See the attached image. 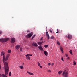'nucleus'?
<instances>
[{
	"instance_id": "nucleus-7",
	"label": "nucleus",
	"mask_w": 77,
	"mask_h": 77,
	"mask_svg": "<svg viewBox=\"0 0 77 77\" xmlns=\"http://www.w3.org/2000/svg\"><path fill=\"white\" fill-rule=\"evenodd\" d=\"M10 56L9 54H7V56L6 57L5 59V61H7L8 60V58Z\"/></svg>"
},
{
	"instance_id": "nucleus-31",
	"label": "nucleus",
	"mask_w": 77,
	"mask_h": 77,
	"mask_svg": "<svg viewBox=\"0 0 77 77\" xmlns=\"http://www.w3.org/2000/svg\"><path fill=\"white\" fill-rule=\"evenodd\" d=\"M48 45H45V46H44V47H45V48H46V47H48Z\"/></svg>"
},
{
	"instance_id": "nucleus-34",
	"label": "nucleus",
	"mask_w": 77,
	"mask_h": 77,
	"mask_svg": "<svg viewBox=\"0 0 77 77\" xmlns=\"http://www.w3.org/2000/svg\"><path fill=\"white\" fill-rule=\"evenodd\" d=\"M48 72H51V70H48Z\"/></svg>"
},
{
	"instance_id": "nucleus-10",
	"label": "nucleus",
	"mask_w": 77,
	"mask_h": 77,
	"mask_svg": "<svg viewBox=\"0 0 77 77\" xmlns=\"http://www.w3.org/2000/svg\"><path fill=\"white\" fill-rule=\"evenodd\" d=\"M5 56L4 55L3 56V62L4 63V66H5Z\"/></svg>"
},
{
	"instance_id": "nucleus-43",
	"label": "nucleus",
	"mask_w": 77,
	"mask_h": 77,
	"mask_svg": "<svg viewBox=\"0 0 77 77\" xmlns=\"http://www.w3.org/2000/svg\"><path fill=\"white\" fill-rule=\"evenodd\" d=\"M2 75H1V74H0V77H2L1 76H2Z\"/></svg>"
},
{
	"instance_id": "nucleus-29",
	"label": "nucleus",
	"mask_w": 77,
	"mask_h": 77,
	"mask_svg": "<svg viewBox=\"0 0 77 77\" xmlns=\"http://www.w3.org/2000/svg\"><path fill=\"white\" fill-rule=\"evenodd\" d=\"M76 61H74V65H76Z\"/></svg>"
},
{
	"instance_id": "nucleus-33",
	"label": "nucleus",
	"mask_w": 77,
	"mask_h": 77,
	"mask_svg": "<svg viewBox=\"0 0 77 77\" xmlns=\"http://www.w3.org/2000/svg\"><path fill=\"white\" fill-rule=\"evenodd\" d=\"M49 30L51 33H52V31H51V29H49Z\"/></svg>"
},
{
	"instance_id": "nucleus-27",
	"label": "nucleus",
	"mask_w": 77,
	"mask_h": 77,
	"mask_svg": "<svg viewBox=\"0 0 77 77\" xmlns=\"http://www.w3.org/2000/svg\"><path fill=\"white\" fill-rule=\"evenodd\" d=\"M8 53H11V50H8Z\"/></svg>"
},
{
	"instance_id": "nucleus-13",
	"label": "nucleus",
	"mask_w": 77,
	"mask_h": 77,
	"mask_svg": "<svg viewBox=\"0 0 77 77\" xmlns=\"http://www.w3.org/2000/svg\"><path fill=\"white\" fill-rule=\"evenodd\" d=\"M44 41H42V42H38V44H39V45H41V44H42V43L43 42H44Z\"/></svg>"
},
{
	"instance_id": "nucleus-19",
	"label": "nucleus",
	"mask_w": 77,
	"mask_h": 77,
	"mask_svg": "<svg viewBox=\"0 0 77 77\" xmlns=\"http://www.w3.org/2000/svg\"><path fill=\"white\" fill-rule=\"evenodd\" d=\"M4 55H5L4 52H2L1 53V56H2V55H3V57Z\"/></svg>"
},
{
	"instance_id": "nucleus-22",
	"label": "nucleus",
	"mask_w": 77,
	"mask_h": 77,
	"mask_svg": "<svg viewBox=\"0 0 77 77\" xmlns=\"http://www.w3.org/2000/svg\"><path fill=\"white\" fill-rule=\"evenodd\" d=\"M26 58V59H27V60H30V58L29 56H28V57H27Z\"/></svg>"
},
{
	"instance_id": "nucleus-3",
	"label": "nucleus",
	"mask_w": 77,
	"mask_h": 77,
	"mask_svg": "<svg viewBox=\"0 0 77 77\" xmlns=\"http://www.w3.org/2000/svg\"><path fill=\"white\" fill-rule=\"evenodd\" d=\"M8 40H9V38H5V39L1 38V39H0V42H6V41H8Z\"/></svg>"
},
{
	"instance_id": "nucleus-45",
	"label": "nucleus",
	"mask_w": 77,
	"mask_h": 77,
	"mask_svg": "<svg viewBox=\"0 0 77 77\" xmlns=\"http://www.w3.org/2000/svg\"><path fill=\"white\" fill-rule=\"evenodd\" d=\"M35 35H34V37H35Z\"/></svg>"
},
{
	"instance_id": "nucleus-20",
	"label": "nucleus",
	"mask_w": 77,
	"mask_h": 77,
	"mask_svg": "<svg viewBox=\"0 0 77 77\" xmlns=\"http://www.w3.org/2000/svg\"><path fill=\"white\" fill-rule=\"evenodd\" d=\"M19 67L20 69H23V66H19Z\"/></svg>"
},
{
	"instance_id": "nucleus-30",
	"label": "nucleus",
	"mask_w": 77,
	"mask_h": 77,
	"mask_svg": "<svg viewBox=\"0 0 77 77\" xmlns=\"http://www.w3.org/2000/svg\"><path fill=\"white\" fill-rule=\"evenodd\" d=\"M57 42L58 45H60V43L58 41H57Z\"/></svg>"
},
{
	"instance_id": "nucleus-2",
	"label": "nucleus",
	"mask_w": 77,
	"mask_h": 77,
	"mask_svg": "<svg viewBox=\"0 0 77 77\" xmlns=\"http://www.w3.org/2000/svg\"><path fill=\"white\" fill-rule=\"evenodd\" d=\"M66 72V70L63 72L62 74V76L63 77H68V72Z\"/></svg>"
},
{
	"instance_id": "nucleus-15",
	"label": "nucleus",
	"mask_w": 77,
	"mask_h": 77,
	"mask_svg": "<svg viewBox=\"0 0 77 77\" xmlns=\"http://www.w3.org/2000/svg\"><path fill=\"white\" fill-rule=\"evenodd\" d=\"M38 48H39V49H40V50H41V51H43V48H42V46H39Z\"/></svg>"
},
{
	"instance_id": "nucleus-12",
	"label": "nucleus",
	"mask_w": 77,
	"mask_h": 77,
	"mask_svg": "<svg viewBox=\"0 0 77 77\" xmlns=\"http://www.w3.org/2000/svg\"><path fill=\"white\" fill-rule=\"evenodd\" d=\"M60 49L61 50V51L63 54L64 52H63V48L62 47V46H60Z\"/></svg>"
},
{
	"instance_id": "nucleus-24",
	"label": "nucleus",
	"mask_w": 77,
	"mask_h": 77,
	"mask_svg": "<svg viewBox=\"0 0 77 77\" xmlns=\"http://www.w3.org/2000/svg\"><path fill=\"white\" fill-rule=\"evenodd\" d=\"M28 56H32V55H30L29 54H27L26 55V57H27Z\"/></svg>"
},
{
	"instance_id": "nucleus-28",
	"label": "nucleus",
	"mask_w": 77,
	"mask_h": 77,
	"mask_svg": "<svg viewBox=\"0 0 77 77\" xmlns=\"http://www.w3.org/2000/svg\"><path fill=\"white\" fill-rule=\"evenodd\" d=\"M11 72H10L9 73V76H11Z\"/></svg>"
},
{
	"instance_id": "nucleus-9",
	"label": "nucleus",
	"mask_w": 77,
	"mask_h": 77,
	"mask_svg": "<svg viewBox=\"0 0 77 77\" xmlns=\"http://www.w3.org/2000/svg\"><path fill=\"white\" fill-rule=\"evenodd\" d=\"M20 47V45H17L15 47V48L16 49H17V50H18Z\"/></svg>"
},
{
	"instance_id": "nucleus-18",
	"label": "nucleus",
	"mask_w": 77,
	"mask_h": 77,
	"mask_svg": "<svg viewBox=\"0 0 77 77\" xmlns=\"http://www.w3.org/2000/svg\"><path fill=\"white\" fill-rule=\"evenodd\" d=\"M27 73L29 74V75H34L33 73H30V72H27Z\"/></svg>"
},
{
	"instance_id": "nucleus-4",
	"label": "nucleus",
	"mask_w": 77,
	"mask_h": 77,
	"mask_svg": "<svg viewBox=\"0 0 77 77\" xmlns=\"http://www.w3.org/2000/svg\"><path fill=\"white\" fill-rule=\"evenodd\" d=\"M33 34V32H31V33H30V34H27L26 37L28 38H29L30 37H31L32 35Z\"/></svg>"
},
{
	"instance_id": "nucleus-39",
	"label": "nucleus",
	"mask_w": 77,
	"mask_h": 77,
	"mask_svg": "<svg viewBox=\"0 0 77 77\" xmlns=\"http://www.w3.org/2000/svg\"><path fill=\"white\" fill-rule=\"evenodd\" d=\"M48 65L49 66H50V65H51L50 63H48Z\"/></svg>"
},
{
	"instance_id": "nucleus-16",
	"label": "nucleus",
	"mask_w": 77,
	"mask_h": 77,
	"mask_svg": "<svg viewBox=\"0 0 77 77\" xmlns=\"http://www.w3.org/2000/svg\"><path fill=\"white\" fill-rule=\"evenodd\" d=\"M44 53L45 55H46V56H47L48 55V52H46V51H44Z\"/></svg>"
},
{
	"instance_id": "nucleus-42",
	"label": "nucleus",
	"mask_w": 77,
	"mask_h": 77,
	"mask_svg": "<svg viewBox=\"0 0 77 77\" xmlns=\"http://www.w3.org/2000/svg\"><path fill=\"white\" fill-rule=\"evenodd\" d=\"M67 59H70V58H69V57H68Z\"/></svg>"
},
{
	"instance_id": "nucleus-40",
	"label": "nucleus",
	"mask_w": 77,
	"mask_h": 77,
	"mask_svg": "<svg viewBox=\"0 0 77 77\" xmlns=\"http://www.w3.org/2000/svg\"><path fill=\"white\" fill-rule=\"evenodd\" d=\"M34 38V36H33V37H32V39H33Z\"/></svg>"
},
{
	"instance_id": "nucleus-5",
	"label": "nucleus",
	"mask_w": 77,
	"mask_h": 77,
	"mask_svg": "<svg viewBox=\"0 0 77 77\" xmlns=\"http://www.w3.org/2000/svg\"><path fill=\"white\" fill-rule=\"evenodd\" d=\"M15 38H14H14H12L11 39V43H14V42H15Z\"/></svg>"
},
{
	"instance_id": "nucleus-14",
	"label": "nucleus",
	"mask_w": 77,
	"mask_h": 77,
	"mask_svg": "<svg viewBox=\"0 0 77 77\" xmlns=\"http://www.w3.org/2000/svg\"><path fill=\"white\" fill-rule=\"evenodd\" d=\"M37 63L38 64V66L40 67V68H42V66H41V64H40V63L38 62V63Z\"/></svg>"
},
{
	"instance_id": "nucleus-1",
	"label": "nucleus",
	"mask_w": 77,
	"mask_h": 77,
	"mask_svg": "<svg viewBox=\"0 0 77 77\" xmlns=\"http://www.w3.org/2000/svg\"><path fill=\"white\" fill-rule=\"evenodd\" d=\"M4 67L5 68V76H7L8 75V72H9V66H8V63H7V62H5V63L4 64Z\"/></svg>"
},
{
	"instance_id": "nucleus-6",
	"label": "nucleus",
	"mask_w": 77,
	"mask_h": 77,
	"mask_svg": "<svg viewBox=\"0 0 77 77\" xmlns=\"http://www.w3.org/2000/svg\"><path fill=\"white\" fill-rule=\"evenodd\" d=\"M72 38V37L71 34H68V39H71Z\"/></svg>"
},
{
	"instance_id": "nucleus-41",
	"label": "nucleus",
	"mask_w": 77,
	"mask_h": 77,
	"mask_svg": "<svg viewBox=\"0 0 77 77\" xmlns=\"http://www.w3.org/2000/svg\"><path fill=\"white\" fill-rule=\"evenodd\" d=\"M27 32H30V31H29V30H28Z\"/></svg>"
},
{
	"instance_id": "nucleus-37",
	"label": "nucleus",
	"mask_w": 77,
	"mask_h": 77,
	"mask_svg": "<svg viewBox=\"0 0 77 77\" xmlns=\"http://www.w3.org/2000/svg\"><path fill=\"white\" fill-rule=\"evenodd\" d=\"M2 32L1 31H0V34H2Z\"/></svg>"
},
{
	"instance_id": "nucleus-25",
	"label": "nucleus",
	"mask_w": 77,
	"mask_h": 77,
	"mask_svg": "<svg viewBox=\"0 0 77 77\" xmlns=\"http://www.w3.org/2000/svg\"><path fill=\"white\" fill-rule=\"evenodd\" d=\"M57 32L56 33H60V31H59V30L58 29H57Z\"/></svg>"
},
{
	"instance_id": "nucleus-23",
	"label": "nucleus",
	"mask_w": 77,
	"mask_h": 77,
	"mask_svg": "<svg viewBox=\"0 0 77 77\" xmlns=\"http://www.w3.org/2000/svg\"><path fill=\"white\" fill-rule=\"evenodd\" d=\"M69 52H70V54H71L72 55H73V54H72V50H70V51Z\"/></svg>"
},
{
	"instance_id": "nucleus-17",
	"label": "nucleus",
	"mask_w": 77,
	"mask_h": 77,
	"mask_svg": "<svg viewBox=\"0 0 77 77\" xmlns=\"http://www.w3.org/2000/svg\"><path fill=\"white\" fill-rule=\"evenodd\" d=\"M2 77H7V76H6V75L3 74H2Z\"/></svg>"
},
{
	"instance_id": "nucleus-26",
	"label": "nucleus",
	"mask_w": 77,
	"mask_h": 77,
	"mask_svg": "<svg viewBox=\"0 0 77 77\" xmlns=\"http://www.w3.org/2000/svg\"><path fill=\"white\" fill-rule=\"evenodd\" d=\"M23 49L22 48H20V51L21 52H23L22 51Z\"/></svg>"
},
{
	"instance_id": "nucleus-8",
	"label": "nucleus",
	"mask_w": 77,
	"mask_h": 77,
	"mask_svg": "<svg viewBox=\"0 0 77 77\" xmlns=\"http://www.w3.org/2000/svg\"><path fill=\"white\" fill-rule=\"evenodd\" d=\"M46 36H47L48 39H49V38H50V36H49V34L48 32H47V31L46 32Z\"/></svg>"
},
{
	"instance_id": "nucleus-36",
	"label": "nucleus",
	"mask_w": 77,
	"mask_h": 77,
	"mask_svg": "<svg viewBox=\"0 0 77 77\" xmlns=\"http://www.w3.org/2000/svg\"><path fill=\"white\" fill-rule=\"evenodd\" d=\"M65 55H66V57H68V55H67V54H65Z\"/></svg>"
},
{
	"instance_id": "nucleus-38",
	"label": "nucleus",
	"mask_w": 77,
	"mask_h": 77,
	"mask_svg": "<svg viewBox=\"0 0 77 77\" xmlns=\"http://www.w3.org/2000/svg\"><path fill=\"white\" fill-rule=\"evenodd\" d=\"M61 60H62L63 61H64L63 58H61Z\"/></svg>"
},
{
	"instance_id": "nucleus-32",
	"label": "nucleus",
	"mask_w": 77,
	"mask_h": 77,
	"mask_svg": "<svg viewBox=\"0 0 77 77\" xmlns=\"http://www.w3.org/2000/svg\"><path fill=\"white\" fill-rule=\"evenodd\" d=\"M51 39H54V38H55V37H54L53 36V37H51Z\"/></svg>"
},
{
	"instance_id": "nucleus-44",
	"label": "nucleus",
	"mask_w": 77,
	"mask_h": 77,
	"mask_svg": "<svg viewBox=\"0 0 77 77\" xmlns=\"http://www.w3.org/2000/svg\"><path fill=\"white\" fill-rule=\"evenodd\" d=\"M54 65V63H52V66H53Z\"/></svg>"
},
{
	"instance_id": "nucleus-21",
	"label": "nucleus",
	"mask_w": 77,
	"mask_h": 77,
	"mask_svg": "<svg viewBox=\"0 0 77 77\" xmlns=\"http://www.w3.org/2000/svg\"><path fill=\"white\" fill-rule=\"evenodd\" d=\"M62 72H63L61 70L60 71H59L58 72L59 75H60V74H61V73H62Z\"/></svg>"
},
{
	"instance_id": "nucleus-35",
	"label": "nucleus",
	"mask_w": 77,
	"mask_h": 77,
	"mask_svg": "<svg viewBox=\"0 0 77 77\" xmlns=\"http://www.w3.org/2000/svg\"><path fill=\"white\" fill-rule=\"evenodd\" d=\"M43 39V37H41V38L40 39V41H41V40H42Z\"/></svg>"
},
{
	"instance_id": "nucleus-11",
	"label": "nucleus",
	"mask_w": 77,
	"mask_h": 77,
	"mask_svg": "<svg viewBox=\"0 0 77 77\" xmlns=\"http://www.w3.org/2000/svg\"><path fill=\"white\" fill-rule=\"evenodd\" d=\"M32 45L33 46H35V47H37L38 45L37 44V43H33Z\"/></svg>"
}]
</instances>
